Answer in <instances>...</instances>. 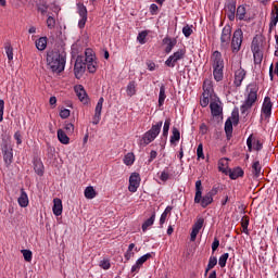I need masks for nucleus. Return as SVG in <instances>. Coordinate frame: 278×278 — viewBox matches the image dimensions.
<instances>
[{"label":"nucleus","instance_id":"22","mask_svg":"<svg viewBox=\"0 0 278 278\" xmlns=\"http://www.w3.org/2000/svg\"><path fill=\"white\" fill-rule=\"evenodd\" d=\"M18 205L21 207H27V205H29V198L27 197V193L25 192V190H21V195L17 200Z\"/></svg>","mask_w":278,"mask_h":278},{"label":"nucleus","instance_id":"43","mask_svg":"<svg viewBox=\"0 0 278 278\" xmlns=\"http://www.w3.org/2000/svg\"><path fill=\"white\" fill-rule=\"evenodd\" d=\"M203 223H205V219H203V217L198 218L192 229H195L197 231H201V229H203Z\"/></svg>","mask_w":278,"mask_h":278},{"label":"nucleus","instance_id":"26","mask_svg":"<svg viewBox=\"0 0 278 278\" xmlns=\"http://www.w3.org/2000/svg\"><path fill=\"white\" fill-rule=\"evenodd\" d=\"M225 67H213V77L215 81H223L224 71Z\"/></svg>","mask_w":278,"mask_h":278},{"label":"nucleus","instance_id":"40","mask_svg":"<svg viewBox=\"0 0 278 278\" xmlns=\"http://www.w3.org/2000/svg\"><path fill=\"white\" fill-rule=\"evenodd\" d=\"M253 51H254V64H262V60H263L262 52L258 51L256 48H254Z\"/></svg>","mask_w":278,"mask_h":278},{"label":"nucleus","instance_id":"8","mask_svg":"<svg viewBox=\"0 0 278 278\" xmlns=\"http://www.w3.org/2000/svg\"><path fill=\"white\" fill-rule=\"evenodd\" d=\"M84 73H86V63H84L81 58H77L74 65V75L76 79H81V77H84Z\"/></svg>","mask_w":278,"mask_h":278},{"label":"nucleus","instance_id":"7","mask_svg":"<svg viewBox=\"0 0 278 278\" xmlns=\"http://www.w3.org/2000/svg\"><path fill=\"white\" fill-rule=\"evenodd\" d=\"M231 43V27L229 25L224 26L220 35V48L224 51L229 49V45Z\"/></svg>","mask_w":278,"mask_h":278},{"label":"nucleus","instance_id":"25","mask_svg":"<svg viewBox=\"0 0 278 278\" xmlns=\"http://www.w3.org/2000/svg\"><path fill=\"white\" fill-rule=\"evenodd\" d=\"M203 94H213L214 93V87L212 85V80L205 79L203 83Z\"/></svg>","mask_w":278,"mask_h":278},{"label":"nucleus","instance_id":"21","mask_svg":"<svg viewBox=\"0 0 278 278\" xmlns=\"http://www.w3.org/2000/svg\"><path fill=\"white\" fill-rule=\"evenodd\" d=\"M137 88H138V85L136 84V81L134 80L129 81L128 85L126 86L127 97H135L136 92H138Z\"/></svg>","mask_w":278,"mask_h":278},{"label":"nucleus","instance_id":"17","mask_svg":"<svg viewBox=\"0 0 278 278\" xmlns=\"http://www.w3.org/2000/svg\"><path fill=\"white\" fill-rule=\"evenodd\" d=\"M262 112L265 114V116H270V114H273V102L270 101L269 97H265Z\"/></svg>","mask_w":278,"mask_h":278},{"label":"nucleus","instance_id":"24","mask_svg":"<svg viewBox=\"0 0 278 278\" xmlns=\"http://www.w3.org/2000/svg\"><path fill=\"white\" fill-rule=\"evenodd\" d=\"M164 101H166V85L161 84L160 93H159V106L162 108L164 105Z\"/></svg>","mask_w":278,"mask_h":278},{"label":"nucleus","instance_id":"41","mask_svg":"<svg viewBox=\"0 0 278 278\" xmlns=\"http://www.w3.org/2000/svg\"><path fill=\"white\" fill-rule=\"evenodd\" d=\"M227 260H229V253H224L219 257L218 264H219L220 268H225V266H227Z\"/></svg>","mask_w":278,"mask_h":278},{"label":"nucleus","instance_id":"61","mask_svg":"<svg viewBox=\"0 0 278 278\" xmlns=\"http://www.w3.org/2000/svg\"><path fill=\"white\" fill-rule=\"evenodd\" d=\"M218 247H220V241L217 238H215L213 243H212L213 253L216 251V249H218Z\"/></svg>","mask_w":278,"mask_h":278},{"label":"nucleus","instance_id":"3","mask_svg":"<svg viewBox=\"0 0 278 278\" xmlns=\"http://www.w3.org/2000/svg\"><path fill=\"white\" fill-rule=\"evenodd\" d=\"M194 203H199L201 207H207V205H212V203H214V198H212L208 193L203 195V186L201 180L195 181Z\"/></svg>","mask_w":278,"mask_h":278},{"label":"nucleus","instance_id":"10","mask_svg":"<svg viewBox=\"0 0 278 278\" xmlns=\"http://www.w3.org/2000/svg\"><path fill=\"white\" fill-rule=\"evenodd\" d=\"M213 68H225V61L223 54L219 51H214L211 56Z\"/></svg>","mask_w":278,"mask_h":278},{"label":"nucleus","instance_id":"50","mask_svg":"<svg viewBox=\"0 0 278 278\" xmlns=\"http://www.w3.org/2000/svg\"><path fill=\"white\" fill-rule=\"evenodd\" d=\"M46 23H47L48 29H54L55 28V18H53V16H48Z\"/></svg>","mask_w":278,"mask_h":278},{"label":"nucleus","instance_id":"34","mask_svg":"<svg viewBox=\"0 0 278 278\" xmlns=\"http://www.w3.org/2000/svg\"><path fill=\"white\" fill-rule=\"evenodd\" d=\"M4 49H5L8 60L12 62V60H14V49L12 48V45H10V42H7L4 46Z\"/></svg>","mask_w":278,"mask_h":278},{"label":"nucleus","instance_id":"55","mask_svg":"<svg viewBox=\"0 0 278 278\" xmlns=\"http://www.w3.org/2000/svg\"><path fill=\"white\" fill-rule=\"evenodd\" d=\"M226 164H227V159H222V160H219V162H218V168H219V170L222 172V173H225V166H226Z\"/></svg>","mask_w":278,"mask_h":278},{"label":"nucleus","instance_id":"36","mask_svg":"<svg viewBox=\"0 0 278 278\" xmlns=\"http://www.w3.org/2000/svg\"><path fill=\"white\" fill-rule=\"evenodd\" d=\"M236 16L239 21H244V16H247V8L244 5L238 7Z\"/></svg>","mask_w":278,"mask_h":278},{"label":"nucleus","instance_id":"44","mask_svg":"<svg viewBox=\"0 0 278 278\" xmlns=\"http://www.w3.org/2000/svg\"><path fill=\"white\" fill-rule=\"evenodd\" d=\"M170 129V118L165 119L163 126V136L166 138L168 136V131Z\"/></svg>","mask_w":278,"mask_h":278},{"label":"nucleus","instance_id":"2","mask_svg":"<svg viewBox=\"0 0 278 278\" xmlns=\"http://www.w3.org/2000/svg\"><path fill=\"white\" fill-rule=\"evenodd\" d=\"M257 85L248 86V96L240 108L241 114H247V112H249V110H251L253 105H255V102L257 101Z\"/></svg>","mask_w":278,"mask_h":278},{"label":"nucleus","instance_id":"42","mask_svg":"<svg viewBox=\"0 0 278 278\" xmlns=\"http://www.w3.org/2000/svg\"><path fill=\"white\" fill-rule=\"evenodd\" d=\"M78 14L80 17H88V9L84 4H77Z\"/></svg>","mask_w":278,"mask_h":278},{"label":"nucleus","instance_id":"4","mask_svg":"<svg viewBox=\"0 0 278 278\" xmlns=\"http://www.w3.org/2000/svg\"><path fill=\"white\" fill-rule=\"evenodd\" d=\"M163 122H159L155 125H152L151 129L144 132L142 137L143 144H151L157 136H160V131H162Z\"/></svg>","mask_w":278,"mask_h":278},{"label":"nucleus","instance_id":"58","mask_svg":"<svg viewBox=\"0 0 278 278\" xmlns=\"http://www.w3.org/2000/svg\"><path fill=\"white\" fill-rule=\"evenodd\" d=\"M169 178H170V174H168V172L164 170L161 173V176H160L161 181H168Z\"/></svg>","mask_w":278,"mask_h":278},{"label":"nucleus","instance_id":"64","mask_svg":"<svg viewBox=\"0 0 278 278\" xmlns=\"http://www.w3.org/2000/svg\"><path fill=\"white\" fill-rule=\"evenodd\" d=\"M199 231L200 230H195L194 228H192V231H191V235H190L191 242H194V240H197V236H199Z\"/></svg>","mask_w":278,"mask_h":278},{"label":"nucleus","instance_id":"1","mask_svg":"<svg viewBox=\"0 0 278 278\" xmlns=\"http://www.w3.org/2000/svg\"><path fill=\"white\" fill-rule=\"evenodd\" d=\"M48 66L53 73H62L66 66V52L51 51L47 56Z\"/></svg>","mask_w":278,"mask_h":278},{"label":"nucleus","instance_id":"46","mask_svg":"<svg viewBox=\"0 0 278 278\" xmlns=\"http://www.w3.org/2000/svg\"><path fill=\"white\" fill-rule=\"evenodd\" d=\"M182 34L185 38H190V36H192V26L186 25L185 27H182Z\"/></svg>","mask_w":278,"mask_h":278},{"label":"nucleus","instance_id":"38","mask_svg":"<svg viewBox=\"0 0 278 278\" xmlns=\"http://www.w3.org/2000/svg\"><path fill=\"white\" fill-rule=\"evenodd\" d=\"M147 36H149V31L142 30L141 33L138 34L137 40L140 45H146L147 43Z\"/></svg>","mask_w":278,"mask_h":278},{"label":"nucleus","instance_id":"29","mask_svg":"<svg viewBox=\"0 0 278 278\" xmlns=\"http://www.w3.org/2000/svg\"><path fill=\"white\" fill-rule=\"evenodd\" d=\"M123 162L126 166H132V164L136 162V155L132 152H128L124 156Z\"/></svg>","mask_w":278,"mask_h":278},{"label":"nucleus","instance_id":"18","mask_svg":"<svg viewBox=\"0 0 278 278\" xmlns=\"http://www.w3.org/2000/svg\"><path fill=\"white\" fill-rule=\"evenodd\" d=\"M277 23H278V4H275L271 11L269 31H273V28L277 27Z\"/></svg>","mask_w":278,"mask_h":278},{"label":"nucleus","instance_id":"15","mask_svg":"<svg viewBox=\"0 0 278 278\" xmlns=\"http://www.w3.org/2000/svg\"><path fill=\"white\" fill-rule=\"evenodd\" d=\"M210 108L212 116H220L223 114V106H220V100L211 101Z\"/></svg>","mask_w":278,"mask_h":278},{"label":"nucleus","instance_id":"13","mask_svg":"<svg viewBox=\"0 0 278 278\" xmlns=\"http://www.w3.org/2000/svg\"><path fill=\"white\" fill-rule=\"evenodd\" d=\"M76 92V97H78L79 101L84 103V105L88 104V93H86V89L81 85H76L74 87Z\"/></svg>","mask_w":278,"mask_h":278},{"label":"nucleus","instance_id":"49","mask_svg":"<svg viewBox=\"0 0 278 278\" xmlns=\"http://www.w3.org/2000/svg\"><path fill=\"white\" fill-rule=\"evenodd\" d=\"M64 129H65L67 136H71L75 132V126L72 123L65 124Z\"/></svg>","mask_w":278,"mask_h":278},{"label":"nucleus","instance_id":"32","mask_svg":"<svg viewBox=\"0 0 278 278\" xmlns=\"http://www.w3.org/2000/svg\"><path fill=\"white\" fill-rule=\"evenodd\" d=\"M85 56H86V59H85L86 64L97 61V59L94 56V52H92V49H87L85 51Z\"/></svg>","mask_w":278,"mask_h":278},{"label":"nucleus","instance_id":"20","mask_svg":"<svg viewBox=\"0 0 278 278\" xmlns=\"http://www.w3.org/2000/svg\"><path fill=\"white\" fill-rule=\"evenodd\" d=\"M163 45H167L165 48V53H170V51H173V49L175 48V45H177V40L165 37L163 39Z\"/></svg>","mask_w":278,"mask_h":278},{"label":"nucleus","instance_id":"47","mask_svg":"<svg viewBox=\"0 0 278 278\" xmlns=\"http://www.w3.org/2000/svg\"><path fill=\"white\" fill-rule=\"evenodd\" d=\"M198 160H205V154H203V143H200L197 148Z\"/></svg>","mask_w":278,"mask_h":278},{"label":"nucleus","instance_id":"28","mask_svg":"<svg viewBox=\"0 0 278 278\" xmlns=\"http://www.w3.org/2000/svg\"><path fill=\"white\" fill-rule=\"evenodd\" d=\"M47 37H40L37 39L35 41L36 49H38V51H45V49H47Z\"/></svg>","mask_w":278,"mask_h":278},{"label":"nucleus","instance_id":"11","mask_svg":"<svg viewBox=\"0 0 278 278\" xmlns=\"http://www.w3.org/2000/svg\"><path fill=\"white\" fill-rule=\"evenodd\" d=\"M105 100L103 99V97H101L99 100H98V103L96 105V111H94V115H93V125H99L100 121H101V112L103 110V102Z\"/></svg>","mask_w":278,"mask_h":278},{"label":"nucleus","instance_id":"33","mask_svg":"<svg viewBox=\"0 0 278 278\" xmlns=\"http://www.w3.org/2000/svg\"><path fill=\"white\" fill-rule=\"evenodd\" d=\"M252 173L255 177H260V175H262V165L260 164V161H255L252 164Z\"/></svg>","mask_w":278,"mask_h":278},{"label":"nucleus","instance_id":"19","mask_svg":"<svg viewBox=\"0 0 278 278\" xmlns=\"http://www.w3.org/2000/svg\"><path fill=\"white\" fill-rule=\"evenodd\" d=\"M62 200L56 198L53 200V206H52V212L54 214V216H62Z\"/></svg>","mask_w":278,"mask_h":278},{"label":"nucleus","instance_id":"57","mask_svg":"<svg viewBox=\"0 0 278 278\" xmlns=\"http://www.w3.org/2000/svg\"><path fill=\"white\" fill-rule=\"evenodd\" d=\"M60 116H61V118H68V116H71V110H68V109L61 110Z\"/></svg>","mask_w":278,"mask_h":278},{"label":"nucleus","instance_id":"62","mask_svg":"<svg viewBox=\"0 0 278 278\" xmlns=\"http://www.w3.org/2000/svg\"><path fill=\"white\" fill-rule=\"evenodd\" d=\"M88 21V17H80L79 22H78V27L80 29H84L86 27V22Z\"/></svg>","mask_w":278,"mask_h":278},{"label":"nucleus","instance_id":"35","mask_svg":"<svg viewBox=\"0 0 278 278\" xmlns=\"http://www.w3.org/2000/svg\"><path fill=\"white\" fill-rule=\"evenodd\" d=\"M153 223H155V213H153L151 215V217L149 219H147L143 224H142V231H147V229H149V227H152Z\"/></svg>","mask_w":278,"mask_h":278},{"label":"nucleus","instance_id":"52","mask_svg":"<svg viewBox=\"0 0 278 278\" xmlns=\"http://www.w3.org/2000/svg\"><path fill=\"white\" fill-rule=\"evenodd\" d=\"M97 61H92L91 63H87V68L89 73H97Z\"/></svg>","mask_w":278,"mask_h":278},{"label":"nucleus","instance_id":"59","mask_svg":"<svg viewBox=\"0 0 278 278\" xmlns=\"http://www.w3.org/2000/svg\"><path fill=\"white\" fill-rule=\"evenodd\" d=\"M5 108V102L3 100H0V123L3 122V110Z\"/></svg>","mask_w":278,"mask_h":278},{"label":"nucleus","instance_id":"16","mask_svg":"<svg viewBox=\"0 0 278 278\" xmlns=\"http://www.w3.org/2000/svg\"><path fill=\"white\" fill-rule=\"evenodd\" d=\"M2 153L5 164H12V157H14V153L12 152V148L8 143L2 147Z\"/></svg>","mask_w":278,"mask_h":278},{"label":"nucleus","instance_id":"27","mask_svg":"<svg viewBox=\"0 0 278 278\" xmlns=\"http://www.w3.org/2000/svg\"><path fill=\"white\" fill-rule=\"evenodd\" d=\"M179 140H181V132H179V129L174 127L173 130H172V136H170V139H169V142L172 144H175V142H179Z\"/></svg>","mask_w":278,"mask_h":278},{"label":"nucleus","instance_id":"45","mask_svg":"<svg viewBox=\"0 0 278 278\" xmlns=\"http://www.w3.org/2000/svg\"><path fill=\"white\" fill-rule=\"evenodd\" d=\"M21 253L23 254L25 262H31L33 253L30 250H22Z\"/></svg>","mask_w":278,"mask_h":278},{"label":"nucleus","instance_id":"31","mask_svg":"<svg viewBox=\"0 0 278 278\" xmlns=\"http://www.w3.org/2000/svg\"><path fill=\"white\" fill-rule=\"evenodd\" d=\"M34 169H35V173L39 175V177H42V175H45V165L42 164V162L36 161L34 163Z\"/></svg>","mask_w":278,"mask_h":278},{"label":"nucleus","instance_id":"37","mask_svg":"<svg viewBox=\"0 0 278 278\" xmlns=\"http://www.w3.org/2000/svg\"><path fill=\"white\" fill-rule=\"evenodd\" d=\"M86 199H94L97 197V191H94V187H87L85 189Z\"/></svg>","mask_w":278,"mask_h":278},{"label":"nucleus","instance_id":"56","mask_svg":"<svg viewBox=\"0 0 278 278\" xmlns=\"http://www.w3.org/2000/svg\"><path fill=\"white\" fill-rule=\"evenodd\" d=\"M110 261L103 260L100 262V267L103 268V270H110Z\"/></svg>","mask_w":278,"mask_h":278},{"label":"nucleus","instance_id":"60","mask_svg":"<svg viewBox=\"0 0 278 278\" xmlns=\"http://www.w3.org/2000/svg\"><path fill=\"white\" fill-rule=\"evenodd\" d=\"M157 10H160L157 4L153 3L150 5V13L152 14V16H155V14H157Z\"/></svg>","mask_w":278,"mask_h":278},{"label":"nucleus","instance_id":"39","mask_svg":"<svg viewBox=\"0 0 278 278\" xmlns=\"http://www.w3.org/2000/svg\"><path fill=\"white\" fill-rule=\"evenodd\" d=\"M210 97H212V94L202 93V99L200 100V105L202 108H207V105H210Z\"/></svg>","mask_w":278,"mask_h":278},{"label":"nucleus","instance_id":"30","mask_svg":"<svg viewBox=\"0 0 278 278\" xmlns=\"http://www.w3.org/2000/svg\"><path fill=\"white\" fill-rule=\"evenodd\" d=\"M244 170H242L240 167H236L235 169H230L229 177L230 179H238V177H243Z\"/></svg>","mask_w":278,"mask_h":278},{"label":"nucleus","instance_id":"23","mask_svg":"<svg viewBox=\"0 0 278 278\" xmlns=\"http://www.w3.org/2000/svg\"><path fill=\"white\" fill-rule=\"evenodd\" d=\"M56 136L61 144H68L71 142V138H68V135H66V132L62 129L58 130Z\"/></svg>","mask_w":278,"mask_h":278},{"label":"nucleus","instance_id":"12","mask_svg":"<svg viewBox=\"0 0 278 278\" xmlns=\"http://www.w3.org/2000/svg\"><path fill=\"white\" fill-rule=\"evenodd\" d=\"M244 77H247V71H244V68L240 67L235 72L233 85L236 86V88H240L242 86Z\"/></svg>","mask_w":278,"mask_h":278},{"label":"nucleus","instance_id":"54","mask_svg":"<svg viewBox=\"0 0 278 278\" xmlns=\"http://www.w3.org/2000/svg\"><path fill=\"white\" fill-rule=\"evenodd\" d=\"M225 131L226 134H231L233 131V125L231 124V121H226L225 123Z\"/></svg>","mask_w":278,"mask_h":278},{"label":"nucleus","instance_id":"48","mask_svg":"<svg viewBox=\"0 0 278 278\" xmlns=\"http://www.w3.org/2000/svg\"><path fill=\"white\" fill-rule=\"evenodd\" d=\"M218 264V258H216V256H211L208 258V270H212V268H214V266H216Z\"/></svg>","mask_w":278,"mask_h":278},{"label":"nucleus","instance_id":"51","mask_svg":"<svg viewBox=\"0 0 278 278\" xmlns=\"http://www.w3.org/2000/svg\"><path fill=\"white\" fill-rule=\"evenodd\" d=\"M241 227L243 229V233L249 235V218H242Z\"/></svg>","mask_w":278,"mask_h":278},{"label":"nucleus","instance_id":"53","mask_svg":"<svg viewBox=\"0 0 278 278\" xmlns=\"http://www.w3.org/2000/svg\"><path fill=\"white\" fill-rule=\"evenodd\" d=\"M49 10V5L47 4H38V12H40V14H42V16H45V14H47Z\"/></svg>","mask_w":278,"mask_h":278},{"label":"nucleus","instance_id":"14","mask_svg":"<svg viewBox=\"0 0 278 278\" xmlns=\"http://www.w3.org/2000/svg\"><path fill=\"white\" fill-rule=\"evenodd\" d=\"M152 255L151 253H147L144 255H142L141 257H139L136 262L135 265H132L131 267V273H138L140 270V268H142V264H144V262L151 260Z\"/></svg>","mask_w":278,"mask_h":278},{"label":"nucleus","instance_id":"6","mask_svg":"<svg viewBox=\"0 0 278 278\" xmlns=\"http://www.w3.org/2000/svg\"><path fill=\"white\" fill-rule=\"evenodd\" d=\"M184 58H186V50L180 49L168 56L165 61V66H168V68H175L179 60H184Z\"/></svg>","mask_w":278,"mask_h":278},{"label":"nucleus","instance_id":"5","mask_svg":"<svg viewBox=\"0 0 278 278\" xmlns=\"http://www.w3.org/2000/svg\"><path fill=\"white\" fill-rule=\"evenodd\" d=\"M244 38V33H242V29L238 28L233 31L231 42H230V49L232 53H239L240 49H242V40Z\"/></svg>","mask_w":278,"mask_h":278},{"label":"nucleus","instance_id":"9","mask_svg":"<svg viewBox=\"0 0 278 278\" xmlns=\"http://www.w3.org/2000/svg\"><path fill=\"white\" fill-rule=\"evenodd\" d=\"M138 188H140V174L132 173L129 177V192H138Z\"/></svg>","mask_w":278,"mask_h":278},{"label":"nucleus","instance_id":"63","mask_svg":"<svg viewBox=\"0 0 278 278\" xmlns=\"http://www.w3.org/2000/svg\"><path fill=\"white\" fill-rule=\"evenodd\" d=\"M199 231L200 230H195L194 228H192V231H191V235H190L191 242H194V240H197V236H199Z\"/></svg>","mask_w":278,"mask_h":278}]
</instances>
